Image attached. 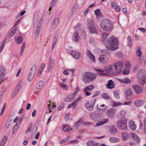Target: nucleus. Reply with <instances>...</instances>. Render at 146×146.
I'll use <instances>...</instances> for the list:
<instances>
[{
	"label": "nucleus",
	"instance_id": "26",
	"mask_svg": "<svg viewBox=\"0 0 146 146\" xmlns=\"http://www.w3.org/2000/svg\"><path fill=\"white\" fill-rule=\"evenodd\" d=\"M107 58L106 55L104 54H101L100 55L99 58V61L101 63H103L104 62V60Z\"/></svg>",
	"mask_w": 146,
	"mask_h": 146
},
{
	"label": "nucleus",
	"instance_id": "27",
	"mask_svg": "<svg viewBox=\"0 0 146 146\" xmlns=\"http://www.w3.org/2000/svg\"><path fill=\"white\" fill-rule=\"evenodd\" d=\"M82 123V122L80 120L76 122L75 123V125L73 126V128H71V129H73L74 130H77L78 129L79 126V125L81 124Z\"/></svg>",
	"mask_w": 146,
	"mask_h": 146
},
{
	"label": "nucleus",
	"instance_id": "2",
	"mask_svg": "<svg viewBox=\"0 0 146 146\" xmlns=\"http://www.w3.org/2000/svg\"><path fill=\"white\" fill-rule=\"evenodd\" d=\"M106 48L110 50H115L118 48L117 39L113 36H110L106 41Z\"/></svg>",
	"mask_w": 146,
	"mask_h": 146
},
{
	"label": "nucleus",
	"instance_id": "18",
	"mask_svg": "<svg viewBox=\"0 0 146 146\" xmlns=\"http://www.w3.org/2000/svg\"><path fill=\"white\" fill-rule=\"evenodd\" d=\"M144 101L141 99L136 100L134 102V104L137 107H140L144 103Z\"/></svg>",
	"mask_w": 146,
	"mask_h": 146
},
{
	"label": "nucleus",
	"instance_id": "24",
	"mask_svg": "<svg viewBox=\"0 0 146 146\" xmlns=\"http://www.w3.org/2000/svg\"><path fill=\"white\" fill-rule=\"evenodd\" d=\"M94 26V25L91 27H88V29L90 33L97 34L98 33V31Z\"/></svg>",
	"mask_w": 146,
	"mask_h": 146
},
{
	"label": "nucleus",
	"instance_id": "13",
	"mask_svg": "<svg viewBox=\"0 0 146 146\" xmlns=\"http://www.w3.org/2000/svg\"><path fill=\"white\" fill-rule=\"evenodd\" d=\"M86 54L88 58L91 60L93 61L94 62H95V57L94 55L89 50H87L86 51Z\"/></svg>",
	"mask_w": 146,
	"mask_h": 146
},
{
	"label": "nucleus",
	"instance_id": "1",
	"mask_svg": "<svg viewBox=\"0 0 146 146\" xmlns=\"http://www.w3.org/2000/svg\"><path fill=\"white\" fill-rule=\"evenodd\" d=\"M123 66V62L120 61L108 67L106 70L108 72L117 75L122 72Z\"/></svg>",
	"mask_w": 146,
	"mask_h": 146
},
{
	"label": "nucleus",
	"instance_id": "55",
	"mask_svg": "<svg viewBox=\"0 0 146 146\" xmlns=\"http://www.w3.org/2000/svg\"><path fill=\"white\" fill-rule=\"evenodd\" d=\"M122 53L121 52H117L115 54V55L116 57L119 58L121 57L122 56Z\"/></svg>",
	"mask_w": 146,
	"mask_h": 146
},
{
	"label": "nucleus",
	"instance_id": "21",
	"mask_svg": "<svg viewBox=\"0 0 146 146\" xmlns=\"http://www.w3.org/2000/svg\"><path fill=\"white\" fill-rule=\"evenodd\" d=\"M73 39L76 42L79 41V40L80 38L79 36L78 33L77 31H76L74 33L73 36Z\"/></svg>",
	"mask_w": 146,
	"mask_h": 146
},
{
	"label": "nucleus",
	"instance_id": "46",
	"mask_svg": "<svg viewBox=\"0 0 146 146\" xmlns=\"http://www.w3.org/2000/svg\"><path fill=\"white\" fill-rule=\"evenodd\" d=\"M119 113L123 117V118H125V117H125L126 114V112L125 111L123 110L120 111Z\"/></svg>",
	"mask_w": 146,
	"mask_h": 146
},
{
	"label": "nucleus",
	"instance_id": "20",
	"mask_svg": "<svg viewBox=\"0 0 146 146\" xmlns=\"http://www.w3.org/2000/svg\"><path fill=\"white\" fill-rule=\"evenodd\" d=\"M119 81L124 84H130L131 83V81L128 77L122 79H119Z\"/></svg>",
	"mask_w": 146,
	"mask_h": 146
},
{
	"label": "nucleus",
	"instance_id": "40",
	"mask_svg": "<svg viewBox=\"0 0 146 146\" xmlns=\"http://www.w3.org/2000/svg\"><path fill=\"white\" fill-rule=\"evenodd\" d=\"M23 38L21 36H18L17 39V42L18 44H20L23 42Z\"/></svg>",
	"mask_w": 146,
	"mask_h": 146
},
{
	"label": "nucleus",
	"instance_id": "60",
	"mask_svg": "<svg viewBox=\"0 0 146 146\" xmlns=\"http://www.w3.org/2000/svg\"><path fill=\"white\" fill-rule=\"evenodd\" d=\"M115 7V10L116 11L119 12L120 11L121 8L119 6L117 5Z\"/></svg>",
	"mask_w": 146,
	"mask_h": 146
},
{
	"label": "nucleus",
	"instance_id": "57",
	"mask_svg": "<svg viewBox=\"0 0 146 146\" xmlns=\"http://www.w3.org/2000/svg\"><path fill=\"white\" fill-rule=\"evenodd\" d=\"M70 113H68L66 114L65 117V119L66 121H67L69 118V115Z\"/></svg>",
	"mask_w": 146,
	"mask_h": 146
},
{
	"label": "nucleus",
	"instance_id": "5",
	"mask_svg": "<svg viewBox=\"0 0 146 146\" xmlns=\"http://www.w3.org/2000/svg\"><path fill=\"white\" fill-rule=\"evenodd\" d=\"M127 119L125 118L118 120L117 122V127L121 130H127Z\"/></svg>",
	"mask_w": 146,
	"mask_h": 146
},
{
	"label": "nucleus",
	"instance_id": "47",
	"mask_svg": "<svg viewBox=\"0 0 146 146\" xmlns=\"http://www.w3.org/2000/svg\"><path fill=\"white\" fill-rule=\"evenodd\" d=\"M144 122V128L143 132L144 133L146 134V117L145 118L143 121Z\"/></svg>",
	"mask_w": 146,
	"mask_h": 146
},
{
	"label": "nucleus",
	"instance_id": "50",
	"mask_svg": "<svg viewBox=\"0 0 146 146\" xmlns=\"http://www.w3.org/2000/svg\"><path fill=\"white\" fill-rule=\"evenodd\" d=\"M56 0H52L50 4V6L53 7L55 5Z\"/></svg>",
	"mask_w": 146,
	"mask_h": 146
},
{
	"label": "nucleus",
	"instance_id": "12",
	"mask_svg": "<svg viewBox=\"0 0 146 146\" xmlns=\"http://www.w3.org/2000/svg\"><path fill=\"white\" fill-rule=\"evenodd\" d=\"M60 19L59 17H57L53 21V23L52 25L51 29L54 30L58 26L59 22Z\"/></svg>",
	"mask_w": 146,
	"mask_h": 146
},
{
	"label": "nucleus",
	"instance_id": "11",
	"mask_svg": "<svg viewBox=\"0 0 146 146\" xmlns=\"http://www.w3.org/2000/svg\"><path fill=\"white\" fill-rule=\"evenodd\" d=\"M75 98V94H71L67 96L65 99L64 101L66 102H71Z\"/></svg>",
	"mask_w": 146,
	"mask_h": 146
},
{
	"label": "nucleus",
	"instance_id": "30",
	"mask_svg": "<svg viewBox=\"0 0 146 146\" xmlns=\"http://www.w3.org/2000/svg\"><path fill=\"white\" fill-rule=\"evenodd\" d=\"M110 141L112 143H115L119 141V139L117 137H111L109 138Z\"/></svg>",
	"mask_w": 146,
	"mask_h": 146
},
{
	"label": "nucleus",
	"instance_id": "23",
	"mask_svg": "<svg viewBox=\"0 0 146 146\" xmlns=\"http://www.w3.org/2000/svg\"><path fill=\"white\" fill-rule=\"evenodd\" d=\"M139 82L141 84L144 85L146 82V76H143L139 79Z\"/></svg>",
	"mask_w": 146,
	"mask_h": 146
},
{
	"label": "nucleus",
	"instance_id": "44",
	"mask_svg": "<svg viewBox=\"0 0 146 146\" xmlns=\"http://www.w3.org/2000/svg\"><path fill=\"white\" fill-rule=\"evenodd\" d=\"M102 96L104 98L106 99H110V97L107 94H102Z\"/></svg>",
	"mask_w": 146,
	"mask_h": 146
},
{
	"label": "nucleus",
	"instance_id": "39",
	"mask_svg": "<svg viewBox=\"0 0 146 146\" xmlns=\"http://www.w3.org/2000/svg\"><path fill=\"white\" fill-rule=\"evenodd\" d=\"M6 73V70L4 67L2 66L0 69V74L5 75Z\"/></svg>",
	"mask_w": 146,
	"mask_h": 146
},
{
	"label": "nucleus",
	"instance_id": "58",
	"mask_svg": "<svg viewBox=\"0 0 146 146\" xmlns=\"http://www.w3.org/2000/svg\"><path fill=\"white\" fill-rule=\"evenodd\" d=\"M6 142L5 140L4 141L1 140L0 142V146H4Z\"/></svg>",
	"mask_w": 146,
	"mask_h": 146
},
{
	"label": "nucleus",
	"instance_id": "17",
	"mask_svg": "<svg viewBox=\"0 0 146 146\" xmlns=\"http://www.w3.org/2000/svg\"><path fill=\"white\" fill-rule=\"evenodd\" d=\"M98 113L96 112L91 113L89 115L91 119L94 121H95L97 119L98 117Z\"/></svg>",
	"mask_w": 146,
	"mask_h": 146
},
{
	"label": "nucleus",
	"instance_id": "49",
	"mask_svg": "<svg viewBox=\"0 0 146 146\" xmlns=\"http://www.w3.org/2000/svg\"><path fill=\"white\" fill-rule=\"evenodd\" d=\"M19 91L16 90V89H15L14 90L11 96L12 98H13L18 93Z\"/></svg>",
	"mask_w": 146,
	"mask_h": 146
},
{
	"label": "nucleus",
	"instance_id": "61",
	"mask_svg": "<svg viewBox=\"0 0 146 146\" xmlns=\"http://www.w3.org/2000/svg\"><path fill=\"white\" fill-rule=\"evenodd\" d=\"M64 104H62L61 105L59 106L57 110L58 111H60L64 107Z\"/></svg>",
	"mask_w": 146,
	"mask_h": 146
},
{
	"label": "nucleus",
	"instance_id": "6",
	"mask_svg": "<svg viewBox=\"0 0 146 146\" xmlns=\"http://www.w3.org/2000/svg\"><path fill=\"white\" fill-rule=\"evenodd\" d=\"M36 65H34L31 68L28 77V80L29 81H31L33 79L36 71Z\"/></svg>",
	"mask_w": 146,
	"mask_h": 146
},
{
	"label": "nucleus",
	"instance_id": "37",
	"mask_svg": "<svg viewBox=\"0 0 146 146\" xmlns=\"http://www.w3.org/2000/svg\"><path fill=\"white\" fill-rule=\"evenodd\" d=\"M22 84V81H20L17 85L15 89H16V90H18V91H19L21 88Z\"/></svg>",
	"mask_w": 146,
	"mask_h": 146
},
{
	"label": "nucleus",
	"instance_id": "56",
	"mask_svg": "<svg viewBox=\"0 0 146 146\" xmlns=\"http://www.w3.org/2000/svg\"><path fill=\"white\" fill-rule=\"evenodd\" d=\"M122 103L121 102H114L113 103V107H117V106H120L122 105Z\"/></svg>",
	"mask_w": 146,
	"mask_h": 146
},
{
	"label": "nucleus",
	"instance_id": "9",
	"mask_svg": "<svg viewBox=\"0 0 146 146\" xmlns=\"http://www.w3.org/2000/svg\"><path fill=\"white\" fill-rule=\"evenodd\" d=\"M132 88L137 94H140L143 91L142 88L139 85L137 84L133 85Z\"/></svg>",
	"mask_w": 146,
	"mask_h": 146
},
{
	"label": "nucleus",
	"instance_id": "31",
	"mask_svg": "<svg viewBox=\"0 0 146 146\" xmlns=\"http://www.w3.org/2000/svg\"><path fill=\"white\" fill-rule=\"evenodd\" d=\"M63 130L64 132H69L70 131V126L68 124L64 125L62 127Z\"/></svg>",
	"mask_w": 146,
	"mask_h": 146
},
{
	"label": "nucleus",
	"instance_id": "63",
	"mask_svg": "<svg viewBox=\"0 0 146 146\" xmlns=\"http://www.w3.org/2000/svg\"><path fill=\"white\" fill-rule=\"evenodd\" d=\"M21 21V19H19L17 20V21L15 23L14 25V27H15L17 26L19 23Z\"/></svg>",
	"mask_w": 146,
	"mask_h": 146
},
{
	"label": "nucleus",
	"instance_id": "19",
	"mask_svg": "<svg viewBox=\"0 0 146 146\" xmlns=\"http://www.w3.org/2000/svg\"><path fill=\"white\" fill-rule=\"evenodd\" d=\"M109 34L106 32H103L101 34V41L104 42L107 38L108 37Z\"/></svg>",
	"mask_w": 146,
	"mask_h": 146
},
{
	"label": "nucleus",
	"instance_id": "4",
	"mask_svg": "<svg viewBox=\"0 0 146 146\" xmlns=\"http://www.w3.org/2000/svg\"><path fill=\"white\" fill-rule=\"evenodd\" d=\"M100 25L102 29L108 32L111 31L113 29V25L111 21L107 19H102L101 21Z\"/></svg>",
	"mask_w": 146,
	"mask_h": 146
},
{
	"label": "nucleus",
	"instance_id": "8",
	"mask_svg": "<svg viewBox=\"0 0 146 146\" xmlns=\"http://www.w3.org/2000/svg\"><path fill=\"white\" fill-rule=\"evenodd\" d=\"M95 102L94 101L88 102L85 104V107L88 110L92 111L93 110Z\"/></svg>",
	"mask_w": 146,
	"mask_h": 146
},
{
	"label": "nucleus",
	"instance_id": "62",
	"mask_svg": "<svg viewBox=\"0 0 146 146\" xmlns=\"http://www.w3.org/2000/svg\"><path fill=\"white\" fill-rule=\"evenodd\" d=\"M79 90L80 88L79 87H77L75 90L74 93L73 94H75V96L79 92Z\"/></svg>",
	"mask_w": 146,
	"mask_h": 146
},
{
	"label": "nucleus",
	"instance_id": "33",
	"mask_svg": "<svg viewBox=\"0 0 146 146\" xmlns=\"http://www.w3.org/2000/svg\"><path fill=\"white\" fill-rule=\"evenodd\" d=\"M95 88L94 86L93 85H90L86 87L85 88L84 90V92H85L86 91L88 90H92Z\"/></svg>",
	"mask_w": 146,
	"mask_h": 146
},
{
	"label": "nucleus",
	"instance_id": "52",
	"mask_svg": "<svg viewBox=\"0 0 146 146\" xmlns=\"http://www.w3.org/2000/svg\"><path fill=\"white\" fill-rule=\"evenodd\" d=\"M128 135L126 133H122V137L123 140H127V139Z\"/></svg>",
	"mask_w": 146,
	"mask_h": 146
},
{
	"label": "nucleus",
	"instance_id": "25",
	"mask_svg": "<svg viewBox=\"0 0 146 146\" xmlns=\"http://www.w3.org/2000/svg\"><path fill=\"white\" fill-rule=\"evenodd\" d=\"M114 82L111 80H110L108 82L107 87L110 89H111L114 88Z\"/></svg>",
	"mask_w": 146,
	"mask_h": 146
},
{
	"label": "nucleus",
	"instance_id": "45",
	"mask_svg": "<svg viewBox=\"0 0 146 146\" xmlns=\"http://www.w3.org/2000/svg\"><path fill=\"white\" fill-rule=\"evenodd\" d=\"M113 94L116 98L118 99L119 98V93L118 91H114L113 92Z\"/></svg>",
	"mask_w": 146,
	"mask_h": 146
},
{
	"label": "nucleus",
	"instance_id": "36",
	"mask_svg": "<svg viewBox=\"0 0 146 146\" xmlns=\"http://www.w3.org/2000/svg\"><path fill=\"white\" fill-rule=\"evenodd\" d=\"M110 130L112 134H115L117 132V128L114 126H111L110 128Z\"/></svg>",
	"mask_w": 146,
	"mask_h": 146
},
{
	"label": "nucleus",
	"instance_id": "43",
	"mask_svg": "<svg viewBox=\"0 0 146 146\" xmlns=\"http://www.w3.org/2000/svg\"><path fill=\"white\" fill-rule=\"evenodd\" d=\"M26 45V44L25 42H24L23 43L22 46L21 48V50L20 52V55H21L23 53V52L24 51V49L25 48V46Z\"/></svg>",
	"mask_w": 146,
	"mask_h": 146
},
{
	"label": "nucleus",
	"instance_id": "51",
	"mask_svg": "<svg viewBox=\"0 0 146 146\" xmlns=\"http://www.w3.org/2000/svg\"><path fill=\"white\" fill-rule=\"evenodd\" d=\"M5 76V75H3V74H0V84H1L2 81L4 80Z\"/></svg>",
	"mask_w": 146,
	"mask_h": 146
},
{
	"label": "nucleus",
	"instance_id": "15",
	"mask_svg": "<svg viewBox=\"0 0 146 146\" xmlns=\"http://www.w3.org/2000/svg\"><path fill=\"white\" fill-rule=\"evenodd\" d=\"M54 61L51 58L49 59V62L47 66L48 71L49 72H51L53 66Z\"/></svg>",
	"mask_w": 146,
	"mask_h": 146
},
{
	"label": "nucleus",
	"instance_id": "3",
	"mask_svg": "<svg viewBox=\"0 0 146 146\" xmlns=\"http://www.w3.org/2000/svg\"><path fill=\"white\" fill-rule=\"evenodd\" d=\"M97 76L96 74L91 72H87L82 74V80L86 84L88 83L93 81Z\"/></svg>",
	"mask_w": 146,
	"mask_h": 146
},
{
	"label": "nucleus",
	"instance_id": "7",
	"mask_svg": "<svg viewBox=\"0 0 146 146\" xmlns=\"http://www.w3.org/2000/svg\"><path fill=\"white\" fill-rule=\"evenodd\" d=\"M82 98V97L81 96H79L75 101L72 102L71 104L68 106L67 108V109L70 108L72 107L73 108H75L78 104L79 102Z\"/></svg>",
	"mask_w": 146,
	"mask_h": 146
},
{
	"label": "nucleus",
	"instance_id": "29",
	"mask_svg": "<svg viewBox=\"0 0 146 146\" xmlns=\"http://www.w3.org/2000/svg\"><path fill=\"white\" fill-rule=\"evenodd\" d=\"M132 137L133 140L137 143H138L140 141V139L136 134L135 133H133Z\"/></svg>",
	"mask_w": 146,
	"mask_h": 146
},
{
	"label": "nucleus",
	"instance_id": "16",
	"mask_svg": "<svg viewBox=\"0 0 146 146\" xmlns=\"http://www.w3.org/2000/svg\"><path fill=\"white\" fill-rule=\"evenodd\" d=\"M115 112V110L114 109H111L108 110L106 113L108 116L111 117L112 116Z\"/></svg>",
	"mask_w": 146,
	"mask_h": 146
},
{
	"label": "nucleus",
	"instance_id": "28",
	"mask_svg": "<svg viewBox=\"0 0 146 146\" xmlns=\"http://www.w3.org/2000/svg\"><path fill=\"white\" fill-rule=\"evenodd\" d=\"M87 144L88 146H99L98 143H95L94 141L91 140L88 141Z\"/></svg>",
	"mask_w": 146,
	"mask_h": 146
},
{
	"label": "nucleus",
	"instance_id": "32",
	"mask_svg": "<svg viewBox=\"0 0 146 146\" xmlns=\"http://www.w3.org/2000/svg\"><path fill=\"white\" fill-rule=\"evenodd\" d=\"M87 26L88 28L94 25H95L94 22L93 20L91 19H88L87 20Z\"/></svg>",
	"mask_w": 146,
	"mask_h": 146
},
{
	"label": "nucleus",
	"instance_id": "59",
	"mask_svg": "<svg viewBox=\"0 0 146 146\" xmlns=\"http://www.w3.org/2000/svg\"><path fill=\"white\" fill-rule=\"evenodd\" d=\"M44 84V82L42 81H40L38 84V86L40 88H41Z\"/></svg>",
	"mask_w": 146,
	"mask_h": 146
},
{
	"label": "nucleus",
	"instance_id": "10",
	"mask_svg": "<svg viewBox=\"0 0 146 146\" xmlns=\"http://www.w3.org/2000/svg\"><path fill=\"white\" fill-rule=\"evenodd\" d=\"M71 54L73 57L76 59H79L81 57V53L80 52L76 51H71Z\"/></svg>",
	"mask_w": 146,
	"mask_h": 146
},
{
	"label": "nucleus",
	"instance_id": "34",
	"mask_svg": "<svg viewBox=\"0 0 146 146\" xmlns=\"http://www.w3.org/2000/svg\"><path fill=\"white\" fill-rule=\"evenodd\" d=\"M95 14L98 19L102 17V13L100 10L99 9H97L95 11Z\"/></svg>",
	"mask_w": 146,
	"mask_h": 146
},
{
	"label": "nucleus",
	"instance_id": "48",
	"mask_svg": "<svg viewBox=\"0 0 146 146\" xmlns=\"http://www.w3.org/2000/svg\"><path fill=\"white\" fill-rule=\"evenodd\" d=\"M130 73V70L129 69H125L123 70V73L124 75H127Z\"/></svg>",
	"mask_w": 146,
	"mask_h": 146
},
{
	"label": "nucleus",
	"instance_id": "35",
	"mask_svg": "<svg viewBox=\"0 0 146 146\" xmlns=\"http://www.w3.org/2000/svg\"><path fill=\"white\" fill-rule=\"evenodd\" d=\"M58 35H55L54 37V38L52 42V48L53 49L55 46L57 42V40L58 38Z\"/></svg>",
	"mask_w": 146,
	"mask_h": 146
},
{
	"label": "nucleus",
	"instance_id": "41",
	"mask_svg": "<svg viewBox=\"0 0 146 146\" xmlns=\"http://www.w3.org/2000/svg\"><path fill=\"white\" fill-rule=\"evenodd\" d=\"M125 94L127 96H129L132 94V90L131 89L129 88L125 92Z\"/></svg>",
	"mask_w": 146,
	"mask_h": 146
},
{
	"label": "nucleus",
	"instance_id": "64",
	"mask_svg": "<svg viewBox=\"0 0 146 146\" xmlns=\"http://www.w3.org/2000/svg\"><path fill=\"white\" fill-rule=\"evenodd\" d=\"M11 124V122L9 121H7V122L6 123V126H5V127L7 129L8 128L9 125H10Z\"/></svg>",
	"mask_w": 146,
	"mask_h": 146
},
{
	"label": "nucleus",
	"instance_id": "14",
	"mask_svg": "<svg viewBox=\"0 0 146 146\" xmlns=\"http://www.w3.org/2000/svg\"><path fill=\"white\" fill-rule=\"evenodd\" d=\"M129 127L130 129L132 130L136 129L137 126L135 123V122L132 120H130L129 122Z\"/></svg>",
	"mask_w": 146,
	"mask_h": 146
},
{
	"label": "nucleus",
	"instance_id": "38",
	"mask_svg": "<svg viewBox=\"0 0 146 146\" xmlns=\"http://www.w3.org/2000/svg\"><path fill=\"white\" fill-rule=\"evenodd\" d=\"M41 29L39 28H36L35 33V36L36 38H37L38 36V35L40 31V30Z\"/></svg>",
	"mask_w": 146,
	"mask_h": 146
},
{
	"label": "nucleus",
	"instance_id": "42",
	"mask_svg": "<svg viewBox=\"0 0 146 146\" xmlns=\"http://www.w3.org/2000/svg\"><path fill=\"white\" fill-rule=\"evenodd\" d=\"M141 48L139 46H138L137 50V55L139 57L141 56L142 54L141 51L139 50Z\"/></svg>",
	"mask_w": 146,
	"mask_h": 146
},
{
	"label": "nucleus",
	"instance_id": "53",
	"mask_svg": "<svg viewBox=\"0 0 146 146\" xmlns=\"http://www.w3.org/2000/svg\"><path fill=\"white\" fill-rule=\"evenodd\" d=\"M6 41V39H5V40H3V42L1 44V45L0 47V49L3 50L4 47V46H5V43Z\"/></svg>",
	"mask_w": 146,
	"mask_h": 146
},
{
	"label": "nucleus",
	"instance_id": "54",
	"mask_svg": "<svg viewBox=\"0 0 146 146\" xmlns=\"http://www.w3.org/2000/svg\"><path fill=\"white\" fill-rule=\"evenodd\" d=\"M60 86L63 89L65 90H67L68 89V87L64 83L60 84Z\"/></svg>",
	"mask_w": 146,
	"mask_h": 146
},
{
	"label": "nucleus",
	"instance_id": "22",
	"mask_svg": "<svg viewBox=\"0 0 146 146\" xmlns=\"http://www.w3.org/2000/svg\"><path fill=\"white\" fill-rule=\"evenodd\" d=\"M109 119H104L102 120L101 121L98 122L96 124L97 126H100L108 122Z\"/></svg>",
	"mask_w": 146,
	"mask_h": 146
}]
</instances>
